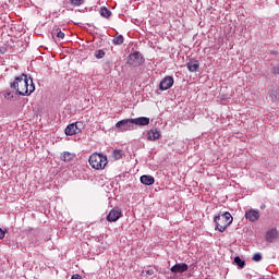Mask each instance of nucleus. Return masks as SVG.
I'll use <instances>...</instances> for the list:
<instances>
[{"mask_svg": "<svg viewBox=\"0 0 279 279\" xmlns=\"http://www.w3.org/2000/svg\"><path fill=\"white\" fill-rule=\"evenodd\" d=\"M112 156L114 160H121V158H123V150L114 149Z\"/></svg>", "mask_w": 279, "mask_h": 279, "instance_id": "20", "label": "nucleus"}, {"mask_svg": "<svg viewBox=\"0 0 279 279\" xmlns=\"http://www.w3.org/2000/svg\"><path fill=\"white\" fill-rule=\"evenodd\" d=\"M214 221L216 223V230H219V232H226V230L228 229V226H230V222H227L219 215L214 218Z\"/></svg>", "mask_w": 279, "mask_h": 279, "instance_id": "6", "label": "nucleus"}, {"mask_svg": "<svg viewBox=\"0 0 279 279\" xmlns=\"http://www.w3.org/2000/svg\"><path fill=\"white\" fill-rule=\"evenodd\" d=\"M146 275H148V276H154V269H148V270H146Z\"/></svg>", "mask_w": 279, "mask_h": 279, "instance_id": "30", "label": "nucleus"}, {"mask_svg": "<svg viewBox=\"0 0 279 279\" xmlns=\"http://www.w3.org/2000/svg\"><path fill=\"white\" fill-rule=\"evenodd\" d=\"M61 160H63V162H71L72 160H75V154L64 151Z\"/></svg>", "mask_w": 279, "mask_h": 279, "instance_id": "16", "label": "nucleus"}, {"mask_svg": "<svg viewBox=\"0 0 279 279\" xmlns=\"http://www.w3.org/2000/svg\"><path fill=\"white\" fill-rule=\"evenodd\" d=\"M278 236H279V232L277 229H270L266 232V241L268 243H274V241H276Z\"/></svg>", "mask_w": 279, "mask_h": 279, "instance_id": "11", "label": "nucleus"}, {"mask_svg": "<svg viewBox=\"0 0 279 279\" xmlns=\"http://www.w3.org/2000/svg\"><path fill=\"white\" fill-rule=\"evenodd\" d=\"M140 182L144 184L145 186H151L154 182H156V179H154L153 175L144 174L140 178Z\"/></svg>", "mask_w": 279, "mask_h": 279, "instance_id": "12", "label": "nucleus"}, {"mask_svg": "<svg viewBox=\"0 0 279 279\" xmlns=\"http://www.w3.org/2000/svg\"><path fill=\"white\" fill-rule=\"evenodd\" d=\"M133 125H147L149 123V118L140 117V118H131Z\"/></svg>", "mask_w": 279, "mask_h": 279, "instance_id": "13", "label": "nucleus"}, {"mask_svg": "<svg viewBox=\"0 0 279 279\" xmlns=\"http://www.w3.org/2000/svg\"><path fill=\"white\" fill-rule=\"evenodd\" d=\"M5 232H8V231H4V230H2V229L0 228V241H1L2 239H5Z\"/></svg>", "mask_w": 279, "mask_h": 279, "instance_id": "29", "label": "nucleus"}, {"mask_svg": "<svg viewBox=\"0 0 279 279\" xmlns=\"http://www.w3.org/2000/svg\"><path fill=\"white\" fill-rule=\"evenodd\" d=\"M52 34L57 36V38H60L61 40L64 39V33L60 28H54L52 31Z\"/></svg>", "mask_w": 279, "mask_h": 279, "instance_id": "21", "label": "nucleus"}, {"mask_svg": "<svg viewBox=\"0 0 279 279\" xmlns=\"http://www.w3.org/2000/svg\"><path fill=\"white\" fill-rule=\"evenodd\" d=\"M122 217H123V211H121L119 207H114L109 211L107 216V221H110V222L119 221V219H121Z\"/></svg>", "mask_w": 279, "mask_h": 279, "instance_id": "5", "label": "nucleus"}, {"mask_svg": "<svg viewBox=\"0 0 279 279\" xmlns=\"http://www.w3.org/2000/svg\"><path fill=\"white\" fill-rule=\"evenodd\" d=\"M146 138L147 141H151V142L158 141V138H160V130L150 129L149 131H147Z\"/></svg>", "mask_w": 279, "mask_h": 279, "instance_id": "10", "label": "nucleus"}, {"mask_svg": "<svg viewBox=\"0 0 279 279\" xmlns=\"http://www.w3.org/2000/svg\"><path fill=\"white\" fill-rule=\"evenodd\" d=\"M245 217L251 223H254L260 219V214L256 209H250L245 213Z\"/></svg>", "mask_w": 279, "mask_h": 279, "instance_id": "8", "label": "nucleus"}, {"mask_svg": "<svg viewBox=\"0 0 279 279\" xmlns=\"http://www.w3.org/2000/svg\"><path fill=\"white\" fill-rule=\"evenodd\" d=\"M106 56V52L101 49L96 50L95 52V58H97V60H101V58H104Z\"/></svg>", "mask_w": 279, "mask_h": 279, "instance_id": "25", "label": "nucleus"}, {"mask_svg": "<svg viewBox=\"0 0 279 279\" xmlns=\"http://www.w3.org/2000/svg\"><path fill=\"white\" fill-rule=\"evenodd\" d=\"M222 219H225V221L229 225L232 223V221H234V218H232V214H230L229 211L223 213L222 215H219Z\"/></svg>", "mask_w": 279, "mask_h": 279, "instance_id": "17", "label": "nucleus"}, {"mask_svg": "<svg viewBox=\"0 0 279 279\" xmlns=\"http://www.w3.org/2000/svg\"><path fill=\"white\" fill-rule=\"evenodd\" d=\"M124 38L123 35H119L112 39L113 45H123Z\"/></svg>", "mask_w": 279, "mask_h": 279, "instance_id": "22", "label": "nucleus"}, {"mask_svg": "<svg viewBox=\"0 0 279 279\" xmlns=\"http://www.w3.org/2000/svg\"><path fill=\"white\" fill-rule=\"evenodd\" d=\"M73 124H74V128H76L77 134H80V132H82V130H84V122L77 121V122H74Z\"/></svg>", "mask_w": 279, "mask_h": 279, "instance_id": "23", "label": "nucleus"}, {"mask_svg": "<svg viewBox=\"0 0 279 279\" xmlns=\"http://www.w3.org/2000/svg\"><path fill=\"white\" fill-rule=\"evenodd\" d=\"M172 274H184V271H189V265L186 263L175 264L170 268Z\"/></svg>", "mask_w": 279, "mask_h": 279, "instance_id": "9", "label": "nucleus"}, {"mask_svg": "<svg viewBox=\"0 0 279 279\" xmlns=\"http://www.w3.org/2000/svg\"><path fill=\"white\" fill-rule=\"evenodd\" d=\"M4 97H5V99H10V93H7V94L4 95Z\"/></svg>", "mask_w": 279, "mask_h": 279, "instance_id": "32", "label": "nucleus"}, {"mask_svg": "<svg viewBox=\"0 0 279 279\" xmlns=\"http://www.w3.org/2000/svg\"><path fill=\"white\" fill-rule=\"evenodd\" d=\"M116 128L118 129V132H131L134 130L132 118L118 121Z\"/></svg>", "mask_w": 279, "mask_h": 279, "instance_id": "3", "label": "nucleus"}, {"mask_svg": "<svg viewBox=\"0 0 279 279\" xmlns=\"http://www.w3.org/2000/svg\"><path fill=\"white\" fill-rule=\"evenodd\" d=\"M186 66L190 73H197V71L199 70V61H190L186 63Z\"/></svg>", "mask_w": 279, "mask_h": 279, "instance_id": "14", "label": "nucleus"}, {"mask_svg": "<svg viewBox=\"0 0 279 279\" xmlns=\"http://www.w3.org/2000/svg\"><path fill=\"white\" fill-rule=\"evenodd\" d=\"M71 5H74V8H80V5H84L85 0H70Z\"/></svg>", "mask_w": 279, "mask_h": 279, "instance_id": "24", "label": "nucleus"}, {"mask_svg": "<svg viewBox=\"0 0 279 279\" xmlns=\"http://www.w3.org/2000/svg\"><path fill=\"white\" fill-rule=\"evenodd\" d=\"M71 279H82L80 275H73Z\"/></svg>", "mask_w": 279, "mask_h": 279, "instance_id": "31", "label": "nucleus"}, {"mask_svg": "<svg viewBox=\"0 0 279 279\" xmlns=\"http://www.w3.org/2000/svg\"><path fill=\"white\" fill-rule=\"evenodd\" d=\"M8 52V48L5 46L0 47V54L3 56Z\"/></svg>", "mask_w": 279, "mask_h": 279, "instance_id": "27", "label": "nucleus"}, {"mask_svg": "<svg viewBox=\"0 0 279 279\" xmlns=\"http://www.w3.org/2000/svg\"><path fill=\"white\" fill-rule=\"evenodd\" d=\"M252 260H254V263H260V260H263V255L260 253H256L253 255Z\"/></svg>", "mask_w": 279, "mask_h": 279, "instance_id": "26", "label": "nucleus"}, {"mask_svg": "<svg viewBox=\"0 0 279 279\" xmlns=\"http://www.w3.org/2000/svg\"><path fill=\"white\" fill-rule=\"evenodd\" d=\"M234 263L238 267H240V269H244L245 268V260L241 259L240 256H235L234 257Z\"/></svg>", "mask_w": 279, "mask_h": 279, "instance_id": "19", "label": "nucleus"}, {"mask_svg": "<svg viewBox=\"0 0 279 279\" xmlns=\"http://www.w3.org/2000/svg\"><path fill=\"white\" fill-rule=\"evenodd\" d=\"M10 88L15 90L17 95H21L22 97H29V95L36 90L34 80L31 78V76H27V74L16 76L14 82L11 83Z\"/></svg>", "mask_w": 279, "mask_h": 279, "instance_id": "1", "label": "nucleus"}, {"mask_svg": "<svg viewBox=\"0 0 279 279\" xmlns=\"http://www.w3.org/2000/svg\"><path fill=\"white\" fill-rule=\"evenodd\" d=\"M100 15L104 16V19H110V16H112V11L108 10L106 7H102L100 9Z\"/></svg>", "mask_w": 279, "mask_h": 279, "instance_id": "18", "label": "nucleus"}, {"mask_svg": "<svg viewBox=\"0 0 279 279\" xmlns=\"http://www.w3.org/2000/svg\"><path fill=\"white\" fill-rule=\"evenodd\" d=\"M88 162L93 169L97 171L106 169L108 165V157L104 154L94 153L89 156Z\"/></svg>", "mask_w": 279, "mask_h": 279, "instance_id": "2", "label": "nucleus"}, {"mask_svg": "<svg viewBox=\"0 0 279 279\" xmlns=\"http://www.w3.org/2000/svg\"><path fill=\"white\" fill-rule=\"evenodd\" d=\"M128 64L131 66H141L143 64V54L138 51H134L129 56Z\"/></svg>", "mask_w": 279, "mask_h": 279, "instance_id": "4", "label": "nucleus"}, {"mask_svg": "<svg viewBox=\"0 0 279 279\" xmlns=\"http://www.w3.org/2000/svg\"><path fill=\"white\" fill-rule=\"evenodd\" d=\"M173 76H166L161 80L160 84H159V88L160 90H169V88H171V86H173Z\"/></svg>", "mask_w": 279, "mask_h": 279, "instance_id": "7", "label": "nucleus"}, {"mask_svg": "<svg viewBox=\"0 0 279 279\" xmlns=\"http://www.w3.org/2000/svg\"><path fill=\"white\" fill-rule=\"evenodd\" d=\"M64 132L66 136H75V134H77V129L75 128V124L71 123L65 128Z\"/></svg>", "mask_w": 279, "mask_h": 279, "instance_id": "15", "label": "nucleus"}, {"mask_svg": "<svg viewBox=\"0 0 279 279\" xmlns=\"http://www.w3.org/2000/svg\"><path fill=\"white\" fill-rule=\"evenodd\" d=\"M271 73L279 75V64L272 68Z\"/></svg>", "mask_w": 279, "mask_h": 279, "instance_id": "28", "label": "nucleus"}]
</instances>
